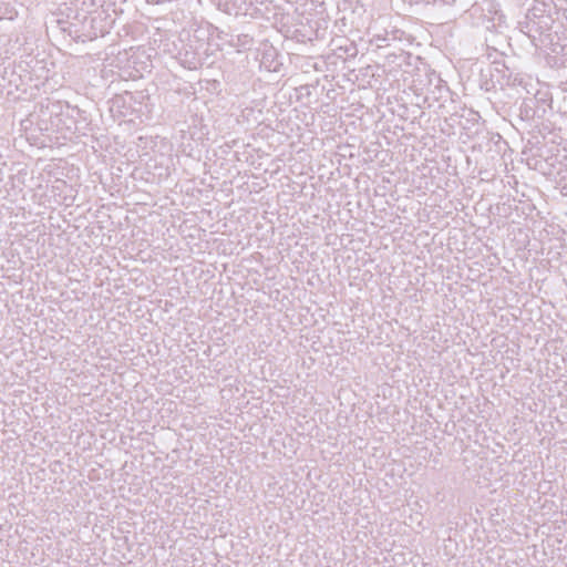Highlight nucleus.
Listing matches in <instances>:
<instances>
[{
    "mask_svg": "<svg viewBox=\"0 0 567 567\" xmlns=\"http://www.w3.org/2000/svg\"><path fill=\"white\" fill-rule=\"evenodd\" d=\"M379 41H386V39L385 38H381L380 35H375V42H377L378 47H381Z\"/></svg>",
    "mask_w": 567,
    "mask_h": 567,
    "instance_id": "nucleus-4",
    "label": "nucleus"
},
{
    "mask_svg": "<svg viewBox=\"0 0 567 567\" xmlns=\"http://www.w3.org/2000/svg\"><path fill=\"white\" fill-rule=\"evenodd\" d=\"M17 12L13 8L8 4L0 2V19H9L12 20L16 17Z\"/></svg>",
    "mask_w": 567,
    "mask_h": 567,
    "instance_id": "nucleus-3",
    "label": "nucleus"
},
{
    "mask_svg": "<svg viewBox=\"0 0 567 567\" xmlns=\"http://www.w3.org/2000/svg\"><path fill=\"white\" fill-rule=\"evenodd\" d=\"M217 8L228 14H245L250 0H214Z\"/></svg>",
    "mask_w": 567,
    "mask_h": 567,
    "instance_id": "nucleus-2",
    "label": "nucleus"
},
{
    "mask_svg": "<svg viewBox=\"0 0 567 567\" xmlns=\"http://www.w3.org/2000/svg\"><path fill=\"white\" fill-rule=\"evenodd\" d=\"M164 51L171 52L169 48H164Z\"/></svg>",
    "mask_w": 567,
    "mask_h": 567,
    "instance_id": "nucleus-5",
    "label": "nucleus"
},
{
    "mask_svg": "<svg viewBox=\"0 0 567 567\" xmlns=\"http://www.w3.org/2000/svg\"><path fill=\"white\" fill-rule=\"evenodd\" d=\"M179 42L182 45L176 47V58L189 70H196L218 51V44L213 40L208 27L198 28L193 32L183 31L179 34Z\"/></svg>",
    "mask_w": 567,
    "mask_h": 567,
    "instance_id": "nucleus-1",
    "label": "nucleus"
},
{
    "mask_svg": "<svg viewBox=\"0 0 567 567\" xmlns=\"http://www.w3.org/2000/svg\"><path fill=\"white\" fill-rule=\"evenodd\" d=\"M164 51L171 52L169 48H164Z\"/></svg>",
    "mask_w": 567,
    "mask_h": 567,
    "instance_id": "nucleus-6",
    "label": "nucleus"
},
{
    "mask_svg": "<svg viewBox=\"0 0 567 567\" xmlns=\"http://www.w3.org/2000/svg\"><path fill=\"white\" fill-rule=\"evenodd\" d=\"M164 51L171 52L169 48H164Z\"/></svg>",
    "mask_w": 567,
    "mask_h": 567,
    "instance_id": "nucleus-7",
    "label": "nucleus"
}]
</instances>
